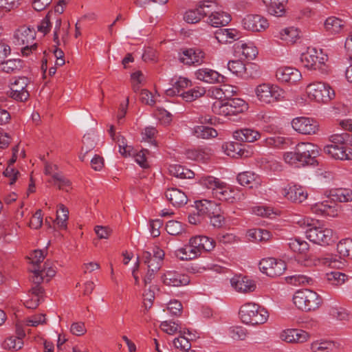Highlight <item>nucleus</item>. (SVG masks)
I'll list each match as a JSON object with an SVG mask.
<instances>
[{"instance_id": "37", "label": "nucleus", "mask_w": 352, "mask_h": 352, "mask_svg": "<svg viewBox=\"0 0 352 352\" xmlns=\"http://www.w3.org/2000/svg\"><path fill=\"white\" fill-rule=\"evenodd\" d=\"M112 140L117 142L119 147V153L124 157L134 155V148L128 145L126 140L120 133H110Z\"/></svg>"}, {"instance_id": "27", "label": "nucleus", "mask_w": 352, "mask_h": 352, "mask_svg": "<svg viewBox=\"0 0 352 352\" xmlns=\"http://www.w3.org/2000/svg\"><path fill=\"white\" fill-rule=\"evenodd\" d=\"M165 196L173 206L175 207H181L188 201L186 193L176 188H168L165 192Z\"/></svg>"}, {"instance_id": "47", "label": "nucleus", "mask_w": 352, "mask_h": 352, "mask_svg": "<svg viewBox=\"0 0 352 352\" xmlns=\"http://www.w3.org/2000/svg\"><path fill=\"white\" fill-rule=\"evenodd\" d=\"M278 37L288 44H294L299 38V32L294 27L287 28L279 32Z\"/></svg>"}, {"instance_id": "57", "label": "nucleus", "mask_w": 352, "mask_h": 352, "mask_svg": "<svg viewBox=\"0 0 352 352\" xmlns=\"http://www.w3.org/2000/svg\"><path fill=\"white\" fill-rule=\"evenodd\" d=\"M56 221L60 228L65 229L67 228V220L68 219L69 210L62 204L58 206Z\"/></svg>"}, {"instance_id": "44", "label": "nucleus", "mask_w": 352, "mask_h": 352, "mask_svg": "<svg viewBox=\"0 0 352 352\" xmlns=\"http://www.w3.org/2000/svg\"><path fill=\"white\" fill-rule=\"evenodd\" d=\"M272 236L270 231L261 229L254 228L248 231V237L252 241L256 242H265L267 241Z\"/></svg>"}, {"instance_id": "55", "label": "nucleus", "mask_w": 352, "mask_h": 352, "mask_svg": "<svg viewBox=\"0 0 352 352\" xmlns=\"http://www.w3.org/2000/svg\"><path fill=\"white\" fill-rule=\"evenodd\" d=\"M160 328L163 331L169 335H173L177 332H179L183 334L186 333V329H184L182 331L178 323L170 320L162 322L160 324Z\"/></svg>"}, {"instance_id": "29", "label": "nucleus", "mask_w": 352, "mask_h": 352, "mask_svg": "<svg viewBox=\"0 0 352 352\" xmlns=\"http://www.w3.org/2000/svg\"><path fill=\"white\" fill-rule=\"evenodd\" d=\"M204 8H208L204 4H199L197 8L192 10H189L186 12L184 16V19L188 23H196L201 19L208 16L211 10H204Z\"/></svg>"}, {"instance_id": "32", "label": "nucleus", "mask_w": 352, "mask_h": 352, "mask_svg": "<svg viewBox=\"0 0 352 352\" xmlns=\"http://www.w3.org/2000/svg\"><path fill=\"white\" fill-rule=\"evenodd\" d=\"M238 182L243 186L250 188H256L261 184V179L258 175L251 171H245L237 175Z\"/></svg>"}, {"instance_id": "11", "label": "nucleus", "mask_w": 352, "mask_h": 352, "mask_svg": "<svg viewBox=\"0 0 352 352\" xmlns=\"http://www.w3.org/2000/svg\"><path fill=\"white\" fill-rule=\"evenodd\" d=\"M30 80L25 76L19 77L14 79L11 83L10 96L19 102H25L30 97L29 91L27 89Z\"/></svg>"}, {"instance_id": "58", "label": "nucleus", "mask_w": 352, "mask_h": 352, "mask_svg": "<svg viewBox=\"0 0 352 352\" xmlns=\"http://www.w3.org/2000/svg\"><path fill=\"white\" fill-rule=\"evenodd\" d=\"M18 337H10L5 340V346L10 349L19 350L22 348L23 342L21 336L25 333L22 331L19 333Z\"/></svg>"}, {"instance_id": "7", "label": "nucleus", "mask_w": 352, "mask_h": 352, "mask_svg": "<svg viewBox=\"0 0 352 352\" xmlns=\"http://www.w3.org/2000/svg\"><path fill=\"white\" fill-rule=\"evenodd\" d=\"M255 91L258 99L266 104L280 101L285 98V91L277 85L263 83L258 85Z\"/></svg>"}, {"instance_id": "60", "label": "nucleus", "mask_w": 352, "mask_h": 352, "mask_svg": "<svg viewBox=\"0 0 352 352\" xmlns=\"http://www.w3.org/2000/svg\"><path fill=\"white\" fill-rule=\"evenodd\" d=\"M228 335L234 340H243L247 337L248 331L242 327H232L228 329Z\"/></svg>"}, {"instance_id": "64", "label": "nucleus", "mask_w": 352, "mask_h": 352, "mask_svg": "<svg viewBox=\"0 0 352 352\" xmlns=\"http://www.w3.org/2000/svg\"><path fill=\"white\" fill-rule=\"evenodd\" d=\"M166 230L170 235H177L182 233L183 226L182 223L172 220L167 222Z\"/></svg>"}, {"instance_id": "33", "label": "nucleus", "mask_w": 352, "mask_h": 352, "mask_svg": "<svg viewBox=\"0 0 352 352\" xmlns=\"http://www.w3.org/2000/svg\"><path fill=\"white\" fill-rule=\"evenodd\" d=\"M208 15V23L212 27L225 26L231 21V16L225 12H212L211 10Z\"/></svg>"}, {"instance_id": "50", "label": "nucleus", "mask_w": 352, "mask_h": 352, "mask_svg": "<svg viewBox=\"0 0 352 352\" xmlns=\"http://www.w3.org/2000/svg\"><path fill=\"white\" fill-rule=\"evenodd\" d=\"M288 246L294 252L300 254H305L309 248V243L299 238L289 239Z\"/></svg>"}, {"instance_id": "10", "label": "nucleus", "mask_w": 352, "mask_h": 352, "mask_svg": "<svg viewBox=\"0 0 352 352\" xmlns=\"http://www.w3.org/2000/svg\"><path fill=\"white\" fill-rule=\"evenodd\" d=\"M315 147L314 144L308 142H300L296 145L299 166L315 165L316 164V157L318 152L315 149Z\"/></svg>"}, {"instance_id": "59", "label": "nucleus", "mask_w": 352, "mask_h": 352, "mask_svg": "<svg viewBox=\"0 0 352 352\" xmlns=\"http://www.w3.org/2000/svg\"><path fill=\"white\" fill-rule=\"evenodd\" d=\"M287 280L289 283L298 286L305 284H312L313 279L303 274H295L287 278Z\"/></svg>"}, {"instance_id": "38", "label": "nucleus", "mask_w": 352, "mask_h": 352, "mask_svg": "<svg viewBox=\"0 0 352 352\" xmlns=\"http://www.w3.org/2000/svg\"><path fill=\"white\" fill-rule=\"evenodd\" d=\"M186 334L180 333V336L173 340L174 346L180 349L182 352L183 350H188L191 349L190 340L196 338V336L188 329H186Z\"/></svg>"}, {"instance_id": "4", "label": "nucleus", "mask_w": 352, "mask_h": 352, "mask_svg": "<svg viewBox=\"0 0 352 352\" xmlns=\"http://www.w3.org/2000/svg\"><path fill=\"white\" fill-rule=\"evenodd\" d=\"M35 36V30L25 25L19 28L15 31V43L19 45H24L21 50L23 56H28L30 52L37 48V44L33 43Z\"/></svg>"}, {"instance_id": "15", "label": "nucleus", "mask_w": 352, "mask_h": 352, "mask_svg": "<svg viewBox=\"0 0 352 352\" xmlns=\"http://www.w3.org/2000/svg\"><path fill=\"white\" fill-rule=\"evenodd\" d=\"M291 124L296 132H317L321 130L318 121L312 118L297 117L292 120Z\"/></svg>"}, {"instance_id": "61", "label": "nucleus", "mask_w": 352, "mask_h": 352, "mask_svg": "<svg viewBox=\"0 0 352 352\" xmlns=\"http://www.w3.org/2000/svg\"><path fill=\"white\" fill-rule=\"evenodd\" d=\"M52 179L54 185L57 186L59 189L68 191L70 187V182L64 176L59 173H55L52 175Z\"/></svg>"}, {"instance_id": "12", "label": "nucleus", "mask_w": 352, "mask_h": 352, "mask_svg": "<svg viewBox=\"0 0 352 352\" xmlns=\"http://www.w3.org/2000/svg\"><path fill=\"white\" fill-rule=\"evenodd\" d=\"M307 237L314 243L321 245H329L333 241V232L327 228H311L307 230Z\"/></svg>"}, {"instance_id": "56", "label": "nucleus", "mask_w": 352, "mask_h": 352, "mask_svg": "<svg viewBox=\"0 0 352 352\" xmlns=\"http://www.w3.org/2000/svg\"><path fill=\"white\" fill-rule=\"evenodd\" d=\"M205 94L206 90L204 87H197L182 93L181 96L186 102H192L204 96Z\"/></svg>"}, {"instance_id": "41", "label": "nucleus", "mask_w": 352, "mask_h": 352, "mask_svg": "<svg viewBox=\"0 0 352 352\" xmlns=\"http://www.w3.org/2000/svg\"><path fill=\"white\" fill-rule=\"evenodd\" d=\"M329 196L334 201L345 203L352 201V189L348 188H338L331 189Z\"/></svg>"}, {"instance_id": "25", "label": "nucleus", "mask_w": 352, "mask_h": 352, "mask_svg": "<svg viewBox=\"0 0 352 352\" xmlns=\"http://www.w3.org/2000/svg\"><path fill=\"white\" fill-rule=\"evenodd\" d=\"M197 79L208 83L220 82L224 77L217 72L209 68H201L195 73Z\"/></svg>"}, {"instance_id": "45", "label": "nucleus", "mask_w": 352, "mask_h": 352, "mask_svg": "<svg viewBox=\"0 0 352 352\" xmlns=\"http://www.w3.org/2000/svg\"><path fill=\"white\" fill-rule=\"evenodd\" d=\"M173 82V87L168 89L166 91L167 95L173 96V95H179L181 96L180 91L184 88L188 87L191 82L187 78L184 77H179L175 80L172 79Z\"/></svg>"}, {"instance_id": "31", "label": "nucleus", "mask_w": 352, "mask_h": 352, "mask_svg": "<svg viewBox=\"0 0 352 352\" xmlns=\"http://www.w3.org/2000/svg\"><path fill=\"white\" fill-rule=\"evenodd\" d=\"M201 125L194 128V132H217L219 129L214 128L219 124L216 118L210 116H201L199 118Z\"/></svg>"}, {"instance_id": "13", "label": "nucleus", "mask_w": 352, "mask_h": 352, "mask_svg": "<svg viewBox=\"0 0 352 352\" xmlns=\"http://www.w3.org/2000/svg\"><path fill=\"white\" fill-rule=\"evenodd\" d=\"M218 108L219 114L228 116L243 113L248 109V104L243 99L234 98L220 102Z\"/></svg>"}, {"instance_id": "6", "label": "nucleus", "mask_w": 352, "mask_h": 352, "mask_svg": "<svg viewBox=\"0 0 352 352\" xmlns=\"http://www.w3.org/2000/svg\"><path fill=\"white\" fill-rule=\"evenodd\" d=\"M300 60L304 67L309 69L320 70L322 73L326 72L325 63L327 56L322 54L321 50L308 47L306 52L302 53Z\"/></svg>"}, {"instance_id": "23", "label": "nucleus", "mask_w": 352, "mask_h": 352, "mask_svg": "<svg viewBox=\"0 0 352 352\" xmlns=\"http://www.w3.org/2000/svg\"><path fill=\"white\" fill-rule=\"evenodd\" d=\"M276 76L278 80L289 83H294L302 77L298 69L291 67L278 68L276 72Z\"/></svg>"}, {"instance_id": "8", "label": "nucleus", "mask_w": 352, "mask_h": 352, "mask_svg": "<svg viewBox=\"0 0 352 352\" xmlns=\"http://www.w3.org/2000/svg\"><path fill=\"white\" fill-rule=\"evenodd\" d=\"M206 53L199 48L183 49L178 54L179 61L186 65H201L205 63Z\"/></svg>"}, {"instance_id": "48", "label": "nucleus", "mask_w": 352, "mask_h": 352, "mask_svg": "<svg viewBox=\"0 0 352 352\" xmlns=\"http://www.w3.org/2000/svg\"><path fill=\"white\" fill-rule=\"evenodd\" d=\"M325 278L329 285L339 286L345 283L348 279V276L339 271H333L326 273Z\"/></svg>"}, {"instance_id": "3", "label": "nucleus", "mask_w": 352, "mask_h": 352, "mask_svg": "<svg viewBox=\"0 0 352 352\" xmlns=\"http://www.w3.org/2000/svg\"><path fill=\"white\" fill-rule=\"evenodd\" d=\"M292 300L295 306L304 311H315L322 302V298L316 292L308 289L296 291Z\"/></svg>"}, {"instance_id": "36", "label": "nucleus", "mask_w": 352, "mask_h": 352, "mask_svg": "<svg viewBox=\"0 0 352 352\" xmlns=\"http://www.w3.org/2000/svg\"><path fill=\"white\" fill-rule=\"evenodd\" d=\"M337 262V259L336 257L331 255H327L325 256L316 257L312 256H309L305 258L303 261H301V264L305 266H312V265H329L331 266L332 264L336 263Z\"/></svg>"}, {"instance_id": "42", "label": "nucleus", "mask_w": 352, "mask_h": 352, "mask_svg": "<svg viewBox=\"0 0 352 352\" xmlns=\"http://www.w3.org/2000/svg\"><path fill=\"white\" fill-rule=\"evenodd\" d=\"M235 52L248 60H253L258 54L257 48L252 43H236L235 45Z\"/></svg>"}, {"instance_id": "63", "label": "nucleus", "mask_w": 352, "mask_h": 352, "mask_svg": "<svg viewBox=\"0 0 352 352\" xmlns=\"http://www.w3.org/2000/svg\"><path fill=\"white\" fill-rule=\"evenodd\" d=\"M211 213L208 217L210 219V224L214 228H221L224 224V217L221 214V208L219 206L216 212Z\"/></svg>"}, {"instance_id": "22", "label": "nucleus", "mask_w": 352, "mask_h": 352, "mask_svg": "<svg viewBox=\"0 0 352 352\" xmlns=\"http://www.w3.org/2000/svg\"><path fill=\"white\" fill-rule=\"evenodd\" d=\"M31 272L33 274L31 276L33 283H41L43 281L48 282L56 274V270L47 263H45L42 269L35 267L31 270Z\"/></svg>"}, {"instance_id": "14", "label": "nucleus", "mask_w": 352, "mask_h": 352, "mask_svg": "<svg viewBox=\"0 0 352 352\" xmlns=\"http://www.w3.org/2000/svg\"><path fill=\"white\" fill-rule=\"evenodd\" d=\"M279 338L285 342L290 344H302L307 342L311 335L302 329H287L279 333Z\"/></svg>"}, {"instance_id": "34", "label": "nucleus", "mask_w": 352, "mask_h": 352, "mask_svg": "<svg viewBox=\"0 0 352 352\" xmlns=\"http://www.w3.org/2000/svg\"><path fill=\"white\" fill-rule=\"evenodd\" d=\"M214 36L220 43H232L239 38V33L235 29H219Z\"/></svg>"}, {"instance_id": "1", "label": "nucleus", "mask_w": 352, "mask_h": 352, "mask_svg": "<svg viewBox=\"0 0 352 352\" xmlns=\"http://www.w3.org/2000/svg\"><path fill=\"white\" fill-rule=\"evenodd\" d=\"M330 141L331 144L324 147L326 153L335 160H352V150L347 147L352 145L351 133H333Z\"/></svg>"}, {"instance_id": "28", "label": "nucleus", "mask_w": 352, "mask_h": 352, "mask_svg": "<svg viewBox=\"0 0 352 352\" xmlns=\"http://www.w3.org/2000/svg\"><path fill=\"white\" fill-rule=\"evenodd\" d=\"M237 88L227 84H223L220 87H214L212 94L215 98L221 100V102L223 101L232 99V96L236 94Z\"/></svg>"}, {"instance_id": "26", "label": "nucleus", "mask_w": 352, "mask_h": 352, "mask_svg": "<svg viewBox=\"0 0 352 352\" xmlns=\"http://www.w3.org/2000/svg\"><path fill=\"white\" fill-rule=\"evenodd\" d=\"M201 253L195 244L192 243V238L190 239L188 245L179 248L175 251L177 258L182 261H188L198 257Z\"/></svg>"}, {"instance_id": "49", "label": "nucleus", "mask_w": 352, "mask_h": 352, "mask_svg": "<svg viewBox=\"0 0 352 352\" xmlns=\"http://www.w3.org/2000/svg\"><path fill=\"white\" fill-rule=\"evenodd\" d=\"M169 172L173 176L181 179H190L195 175L192 170L179 164L170 166Z\"/></svg>"}, {"instance_id": "52", "label": "nucleus", "mask_w": 352, "mask_h": 352, "mask_svg": "<svg viewBox=\"0 0 352 352\" xmlns=\"http://www.w3.org/2000/svg\"><path fill=\"white\" fill-rule=\"evenodd\" d=\"M337 251L340 258H352V239L341 240L337 245Z\"/></svg>"}, {"instance_id": "16", "label": "nucleus", "mask_w": 352, "mask_h": 352, "mask_svg": "<svg viewBox=\"0 0 352 352\" xmlns=\"http://www.w3.org/2000/svg\"><path fill=\"white\" fill-rule=\"evenodd\" d=\"M280 193L288 200L294 203H302L307 199L308 194L300 186H287L280 190Z\"/></svg>"}, {"instance_id": "20", "label": "nucleus", "mask_w": 352, "mask_h": 352, "mask_svg": "<svg viewBox=\"0 0 352 352\" xmlns=\"http://www.w3.org/2000/svg\"><path fill=\"white\" fill-rule=\"evenodd\" d=\"M142 260L147 265L148 269L158 265L157 271L160 269L164 257V252L157 246H155L152 252L145 251L142 254Z\"/></svg>"}, {"instance_id": "53", "label": "nucleus", "mask_w": 352, "mask_h": 352, "mask_svg": "<svg viewBox=\"0 0 352 352\" xmlns=\"http://www.w3.org/2000/svg\"><path fill=\"white\" fill-rule=\"evenodd\" d=\"M22 68V62L20 59H10L3 60L0 64V70L6 73H14Z\"/></svg>"}, {"instance_id": "46", "label": "nucleus", "mask_w": 352, "mask_h": 352, "mask_svg": "<svg viewBox=\"0 0 352 352\" xmlns=\"http://www.w3.org/2000/svg\"><path fill=\"white\" fill-rule=\"evenodd\" d=\"M228 68L232 73L236 76H239L243 78L249 76V74L247 72V67L239 60H230L228 63Z\"/></svg>"}, {"instance_id": "62", "label": "nucleus", "mask_w": 352, "mask_h": 352, "mask_svg": "<svg viewBox=\"0 0 352 352\" xmlns=\"http://www.w3.org/2000/svg\"><path fill=\"white\" fill-rule=\"evenodd\" d=\"M329 313L331 317L338 320L345 321L349 320V314L342 307H331L329 310Z\"/></svg>"}, {"instance_id": "2", "label": "nucleus", "mask_w": 352, "mask_h": 352, "mask_svg": "<svg viewBox=\"0 0 352 352\" xmlns=\"http://www.w3.org/2000/svg\"><path fill=\"white\" fill-rule=\"evenodd\" d=\"M239 315L243 323L252 326L263 324L269 318L268 311L254 302H246L241 305Z\"/></svg>"}, {"instance_id": "17", "label": "nucleus", "mask_w": 352, "mask_h": 352, "mask_svg": "<svg viewBox=\"0 0 352 352\" xmlns=\"http://www.w3.org/2000/svg\"><path fill=\"white\" fill-rule=\"evenodd\" d=\"M163 283L170 287H180L190 283L188 276L175 270L166 271L162 277Z\"/></svg>"}, {"instance_id": "40", "label": "nucleus", "mask_w": 352, "mask_h": 352, "mask_svg": "<svg viewBox=\"0 0 352 352\" xmlns=\"http://www.w3.org/2000/svg\"><path fill=\"white\" fill-rule=\"evenodd\" d=\"M311 352H337V346L330 340H318L310 344Z\"/></svg>"}, {"instance_id": "51", "label": "nucleus", "mask_w": 352, "mask_h": 352, "mask_svg": "<svg viewBox=\"0 0 352 352\" xmlns=\"http://www.w3.org/2000/svg\"><path fill=\"white\" fill-rule=\"evenodd\" d=\"M264 141L267 146L276 148H283L284 146H288L291 144L289 139L280 136L278 133H272V136L265 138Z\"/></svg>"}, {"instance_id": "5", "label": "nucleus", "mask_w": 352, "mask_h": 352, "mask_svg": "<svg viewBox=\"0 0 352 352\" xmlns=\"http://www.w3.org/2000/svg\"><path fill=\"white\" fill-rule=\"evenodd\" d=\"M307 93L311 100L328 103L335 97V91L327 83L315 82L307 87Z\"/></svg>"}, {"instance_id": "35", "label": "nucleus", "mask_w": 352, "mask_h": 352, "mask_svg": "<svg viewBox=\"0 0 352 352\" xmlns=\"http://www.w3.org/2000/svg\"><path fill=\"white\" fill-rule=\"evenodd\" d=\"M223 152L228 156L233 158H239L245 156V153L248 152L242 148V145L239 142H230L222 145ZM247 155H245V157Z\"/></svg>"}, {"instance_id": "30", "label": "nucleus", "mask_w": 352, "mask_h": 352, "mask_svg": "<svg viewBox=\"0 0 352 352\" xmlns=\"http://www.w3.org/2000/svg\"><path fill=\"white\" fill-rule=\"evenodd\" d=\"M195 204L196 211L204 219L214 213V210L216 212L219 206L215 201L207 199L196 201Z\"/></svg>"}, {"instance_id": "54", "label": "nucleus", "mask_w": 352, "mask_h": 352, "mask_svg": "<svg viewBox=\"0 0 352 352\" xmlns=\"http://www.w3.org/2000/svg\"><path fill=\"white\" fill-rule=\"evenodd\" d=\"M56 13L54 12H48L47 15L41 20V23L37 25V30L39 32L44 35L50 32L53 22V16Z\"/></svg>"}, {"instance_id": "18", "label": "nucleus", "mask_w": 352, "mask_h": 352, "mask_svg": "<svg viewBox=\"0 0 352 352\" xmlns=\"http://www.w3.org/2000/svg\"><path fill=\"white\" fill-rule=\"evenodd\" d=\"M245 30L252 32H261L268 27L266 19L258 14H249L242 21Z\"/></svg>"}, {"instance_id": "21", "label": "nucleus", "mask_w": 352, "mask_h": 352, "mask_svg": "<svg viewBox=\"0 0 352 352\" xmlns=\"http://www.w3.org/2000/svg\"><path fill=\"white\" fill-rule=\"evenodd\" d=\"M311 211L319 215L335 217L338 214V207L335 203L329 200L317 202L311 206Z\"/></svg>"}, {"instance_id": "19", "label": "nucleus", "mask_w": 352, "mask_h": 352, "mask_svg": "<svg viewBox=\"0 0 352 352\" xmlns=\"http://www.w3.org/2000/svg\"><path fill=\"white\" fill-rule=\"evenodd\" d=\"M232 288L240 293L252 292L256 289L255 282L248 276L236 275L230 279Z\"/></svg>"}, {"instance_id": "43", "label": "nucleus", "mask_w": 352, "mask_h": 352, "mask_svg": "<svg viewBox=\"0 0 352 352\" xmlns=\"http://www.w3.org/2000/svg\"><path fill=\"white\" fill-rule=\"evenodd\" d=\"M192 243L195 244L199 252L202 251L210 252L215 247V241L206 236H196L192 237Z\"/></svg>"}, {"instance_id": "24", "label": "nucleus", "mask_w": 352, "mask_h": 352, "mask_svg": "<svg viewBox=\"0 0 352 352\" xmlns=\"http://www.w3.org/2000/svg\"><path fill=\"white\" fill-rule=\"evenodd\" d=\"M346 22L342 19L331 16L324 22V30L327 35H336L343 32Z\"/></svg>"}, {"instance_id": "9", "label": "nucleus", "mask_w": 352, "mask_h": 352, "mask_svg": "<svg viewBox=\"0 0 352 352\" xmlns=\"http://www.w3.org/2000/svg\"><path fill=\"white\" fill-rule=\"evenodd\" d=\"M261 272L270 277H277L283 274L286 264L282 260L274 258H263L259 263Z\"/></svg>"}, {"instance_id": "39", "label": "nucleus", "mask_w": 352, "mask_h": 352, "mask_svg": "<svg viewBox=\"0 0 352 352\" xmlns=\"http://www.w3.org/2000/svg\"><path fill=\"white\" fill-rule=\"evenodd\" d=\"M263 1L270 14L281 16L285 13L287 0H263Z\"/></svg>"}]
</instances>
